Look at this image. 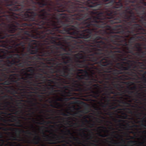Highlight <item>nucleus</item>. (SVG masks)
<instances>
[{
	"instance_id": "f257e3e1",
	"label": "nucleus",
	"mask_w": 146,
	"mask_h": 146,
	"mask_svg": "<svg viewBox=\"0 0 146 146\" xmlns=\"http://www.w3.org/2000/svg\"><path fill=\"white\" fill-rule=\"evenodd\" d=\"M25 68L21 79L2 83L8 85L7 93L14 95L22 103L30 107L27 111L39 110V101L47 102L53 108L62 107L57 102L84 98V101L97 104L116 90L115 86L123 84V68ZM24 106L23 108L26 106Z\"/></svg>"
},
{
	"instance_id": "f03ea898",
	"label": "nucleus",
	"mask_w": 146,
	"mask_h": 146,
	"mask_svg": "<svg viewBox=\"0 0 146 146\" xmlns=\"http://www.w3.org/2000/svg\"><path fill=\"white\" fill-rule=\"evenodd\" d=\"M116 90L113 93L108 97L102 98L98 102L97 104L104 109L105 114L109 116L114 122L119 123L118 125L125 126L121 122L124 123L125 121L113 118V115L117 118L129 120L133 125H130L129 123L130 121H128L126 127L128 129H132L134 127H138L139 125L135 124L139 123V121L137 120L138 119L137 118L135 119L129 115H133V111L135 108L146 110L144 107L138 105L142 104V103L139 98L137 89ZM95 110L96 111V116L104 113L99 106L95 107Z\"/></svg>"
},
{
	"instance_id": "7ed1b4c3",
	"label": "nucleus",
	"mask_w": 146,
	"mask_h": 146,
	"mask_svg": "<svg viewBox=\"0 0 146 146\" xmlns=\"http://www.w3.org/2000/svg\"><path fill=\"white\" fill-rule=\"evenodd\" d=\"M29 65H0V82L5 80H7L10 78V76L12 77L11 80H21V76L23 75L25 71V68ZM0 83V91L1 90ZM3 93V92H0V94ZM11 96L7 94L1 96V99L4 100L2 102H0V111L4 110L6 111L13 108L17 107V105H19L25 104L18 102L14 96V95Z\"/></svg>"
},
{
	"instance_id": "20e7f679",
	"label": "nucleus",
	"mask_w": 146,
	"mask_h": 146,
	"mask_svg": "<svg viewBox=\"0 0 146 146\" xmlns=\"http://www.w3.org/2000/svg\"><path fill=\"white\" fill-rule=\"evenodd\" d=\"M0 121L3 122L5 127L7 126L13 127H19L24 128L21 123V120L20 119L16 120V117L11 114H7L0 111Z\"/></svg>"
},
{
	"instance_id": "39448f33",
	"label": "nucleus",
	"mask_w": 146,
	"mask_h": 146,
	"mask_svg": "<svg viewBox=\"0 0 146 146\" xmlns=\"http://www.w3.org/2000/svg\"><path fill=\"white\" fill-rule=\"evenodd\" d=\"M127 82L133 83L127 85L137 87L139 98L146 103V79H128Z\"/></svg>"
},
{
	"instance_id": "423d86ee",
	"label": "nucleus",
	"mask_w": 146,
	"mask_h": 146,
	"mask_svg": "<svg viewBox=\"0 0 146 146\" xmlns=\"http://www.w3.org/2000/svg\"><path fill=\"white\" fill-rule=\"evenodd\" d=\"M25 106V104H21L19 105L17 104V107L14 108L12 109L9 110H8L2 111L4 113H7V114H11L12 115H20L22 114L24 117H22L21 119H23L24 121L27 120H30L31 118L29 117L27 118L26 117L29 116L32 117L33 115H35V112L34 111H27L26 109L23 110V107Z\"/></svg>"
},
{
	"instance_id": "0eeeda50",
	"label": "nucleus",
	"mask_w": 146,
	"mask_h": 146,
	"mask_svg": "<svg viewBox=\"0 0 146 146\" xmlns=\"http://www.w3.org/2000/svg\"><path fill=\"white\" fill-rule=\"evenodd\" d=\"M50 134L53 136H50L48 135H43L44 137L46 138V141L48 142V144H57L61 142H64L67 144H69L68 142L65 140H63L61 141H60V139H64L66 138V137L64 135H59L52 132L50 133Z\"/></svg>"
},
{
	"instance_id": "6e6552de",
	"label": "nucleus",
	"mask_w": 146,
	"mask_h": 146,
	"mask_svg": "<svg viewBox=\"0 0 146 146\" xmlns=\"http://www.w3.org/2000/svg\"><path fill=\"white\" fill-rule=\"evenodd\" d=\"M30 129L33 130V131L34 133V134L28 130L25 131L23 130H21L20 129L17 128H13L11 127H0V130L5 131H15L16 133H21V131H22L23 133L30 135L32 136H34V135H37L36 131L34 130L35 129V127L33 124L30 125Z\"/></svg>"
},
{
	"instance_id": "1a4fd4ad",
	"label": "nucleus",
	"mask_w": 146,
	"mask_h": 146,
	"mask_svg": "<svg viewBox=\"0 0 146 146\" xmlns=\"http://www.w3.org/2000/svg\"><path fill=\"white\" fill-rule=\"evenodd\" d=\"M33 122L36 124L38 125H48V124H55L58 123H61V121L63 120V118L60 116H55L52 117V120L54 121L48 120V121H45L43 118H42L41 122H35L34 120V118H32Z\"/></svg>"
},
{
	"instance_id": "9d476101",
	"label": "nucleus",
	"mask_w": 146,
	"mask_h": 146,
	"mask_svg": "<svg viewBox=\"0 0 146 146\" xmlns=\"http://www.w3.org/2000/svg\"><path fill=\"white\" fill-rule=\"evenodd\" d=\"M135 116L137 119H141L142 123L141 126L143 129H146V113H144L143 111H141V112L135 111Z\"/></svg>"
},
{
	"instance_id": "9b49d317",
	"label": "nucleus",
	"mask_w": 146,
	"mask_h": 146,
	"mask_svg": "<svg viewBox=\"0 0 146 146\" xmlns=\"http://www.w3.org/2000/svg\"><path fill=\"white\" fill-rule=\"evenodd\" d=\"M83 111H77L73 113H71L68 111H66V112H62L61 115L65 116H68L70 115H72L74 117H76L80 118L82 116V115L80 113H82Z\"/></svg>"
},
{
	"instance_id": "f8f14e48",
	"label": "nucleus",
	"mask_w": 146,
	"mask_h": 146,
	"mask_svg": "<svg viewBox=\"0 0 146 146\" xmlns=\"http://www.w3.org/2000/svg\"><path fill=\"white\" fill-rule=\"evenodd\" d=\"M60 131L62 132V133L64 134L65 135H70L71 136V137H69L70 139H72V140L75 141H78L80 142L79 140V138L77 137H75L72 135V134L70 131V130L68 129H66V131H65L62 129L60 130Z\"/></svg>"
},
{
	"instance_id": "ddd939ff",
	"label": "nucleus",
	"mask_w": 146,
	"mask_h": 146,
	"mask_svg": "<svg viewBox=\"0 0 146 146\" xmlns=\"http://www.w3.org/2000/svg\"><path fill=\"white\" fill-rule=\"evenodd\" d=\"M40 110L41 111L39 112L40 113H42V111H43L48 113L47 114V115L48 116L53 115L56 113V110L55 109H48L46 110Z\"/></svg>"
},
{
	"instance_id": "4468645a",
	"label": "nucleus",
	"mask_w": 146,
	"mask_h": 146,
	"mask_svg": "<svg viewBox=\"0 0 146 146\" xmlns=\"http://www.w3.org/2000/svg\"><path fill=\"white\" fill-rule=\"evenodd\" d=\"M137 141L135 140H130L127 142V144L132 145H143V142H138L137 143Z\"/></svg>"
},
{
	"instance_id": "2eb2a0df",
	"label": "nucleus",
	"mask_w": 146,
	"mask_h": 146,
	"mask_svg": "<svg viewBox=\"0 0 146 146\" xmlns=\"http://www.w3.org/2000/svg\"><path fill=\"white\" fill-rule=\"evenodd\" d=\"M40 138L38 135H35L33 140H32L33 143L35 145H37L39 144Z\"/></svg>"
},
{
	"instance_id": "dca6fc26",
	"label": "nucleus",
	"mask_w": 146,
	"mask_h": 146,
	"mask_svg": "<svg viewBox=\"0 0 146 146\" xmlns=\"http://www.w3.org/2000/svg\"><path fill=\"white\" fill-rule=\"evenodd\" d=\"M67 119H68V120H71V121H69V122L70 123H73V125H75V126L76 127H78V124L77 123H73V121H74V119H76L74 117H72L70 116L69 117L67 118Z\"/></svg>"
},
{
	"instance_id": "f3484780",
	"label": "nucleus",
	"mask_w": 146,
	"mask_h": 146,
	"mask_svg": "<svg viewBox=\"0 0 146 146\" xmlns=\"http://www.w3.org/2000/svg\"><path fill=\"white\" fill-rule=\"evenodd\" d=\"M20 137V134H18V135H16L14 136L12 135L10 136V138L9 139L10 140L17 141L18 140L17 138Z\"/></svg>"
},
{
	"instance_id": "a211bd4d",
	"label": "nucleus",
	"mask_w": 146,
	"mask_h": 146,
	"mask_svg": "<svg viewBox=\"0 0 146 146\" xmlns=\"http://www.w3.org/2000/svg\"><path fill=\"white\" fill-rule=\"evenodd\" d=\"M86 130H87L88 131H90V130L88 129L86 127H85L84 128H81L79 129V131H82V135L84 136H86V134L84 133L86 132Z\"/></svg>"
},
{
	"instance_id": "6ab92c4d",
	"label": "nucleus",
	"mask_w": 146,
	"mask_h": 146,
	"mask_svg": "<svg viewBox=\"0 0 146 146\" xmlns=\"http://www.w3.org/2000/svg\"><path fill=\"white\" fill-rule=\"evenodd\" d=\"M18 115V116L13 115V116L16 117V120H17V119H21L22 117H24V116L22 114H21L20 115Z\"/></svg>"
},
{
	"instance_id": "aec40b11",
	"label": "nucleus",
	"mask_w": 146,
	"mask_h": 146,
	"mask_svg": "<svg viewBox=\"0 0 146 146\" xmlns=\"http://www.w3.org/2000/svg\"><path fill=\"white\" fill-rule=\"evenodd\" d=\"M42 108L44 109H47L48 106V105L46 103H44L42 105Z\"/></svg>"
},
{
	"instance_id": "412c9836",
	"label": "nucleus",
	"mask_w": 146,
	"mask_h": 146,
	"mask_svg": "<svg viewBox=\"0 0 146 146\" xmlns=\"http://www.w3.org/2000/svg\"><path fill=\"white\" fill-rule=\"evenodd\" d=\"M106 129V128L104 126H100L98 127V129H99L100 130V131H102V129Z\"/></svg>"
},
{
	"instance_id": "4be33fe9",
	"label": "nucleus",
	"mask_w": 146,
	"mask_h": 146,
	"mask_svg": "<svg viewBox=\"0 0 146 146\" xmlns=\"http://www.w3.org/2000/svg\"><path fill=\"white\" fill-rule=\"evenodd\" d=\"M139 133H142L144 135V136L146 138V130H143L139 132Z\"/></svg>"
},
{
	"instance_id": "5701e85b",
	"label": "nucleus",
	"mask_w": 146,
	"mask_h": 146,
	"mask_svg": "<svg viewBox=\"0 0 146 146\" xmlns=\"http://www.w3.org/2000/svg\"><path fill=\"white\" fill-rule=\"evenodd\" d=\"M99 136L103 138L108 137V135L106 134H101L100 133L99 134Z\"/></svg>"
},
{
	"instance_id": "b1692460",
	"label": "nucleus",
	"mask_w": 146,
	"mask_h": 146,
	"mask_svg": "<svg viewBox=\"0 0 146 146\" xmlns=\"http://www.w3.org/2000/svg\"><path fill=\"white\" fill-rule=\"evenodd\" d=\"M0 142H1V145H0V146L4 144V141L3 139H0Z\"/></svg>"
},
{
	"instance_id": "393cba45",
	"label": "nucleus",
	"mask_w": 146,
	"mask_h": 146,
	"mask_svg": "<svg viewBox=\"0 0 146 146\" xmlns=\"http://www.w3.org/2000/svg\"><path fill=\"white\" fill-rule=\"evenodd\" d=\"M94 125V123L90 124V125L88 126V127L90 128H92Z\"/></svg>"
},
{
	"instance_id": "a878e982",
	"label": "nucleus",
	"mask_w": 146,
	"mask_h": 146,
	"mask_svg": "<svg viewBox=\"0 0 146 146\" xmlns=\"http://www.w3.org/2000/svg\"><path fill=\"white\" fill-rule=\"evenodd\" d=\"M56 126L58 127H60V128H61L63 126V125L61 124H57L56 125Z\"/></svg>"
},
{
	"instance_id": "bb28decb",
	"label": "nucleus",
	"mask_w": 146,
	"mask_h": 146,
	"mask_svg": "<svg viewBox=\"0 0 146 146\" xmlns=\"http://www.w3.org/2000/svg\"><path fill=\"white\" fill-rule=\"evenodd\" d=\"M108 129H109L111 130H114L113 128L111 127V126L108 127Z\"/></svg>"
},
{
	"instance_id": "cd10ccee",
	"label": "nucleus",
	"mask_w": 146,
	"mask_h": 146,
	"mask_svg": "<svg viewBox=\"0 0 146 146\" xmlns=\"http://www.w3.org/2000/svg\"><path fill=\"white\" fill-rule=\"evenodd\" d=\"M22 140H20V141H22ZM22 140L23 141L25 142V143H29V141H26V140L25 139H23Z\"/></svg>"
},
{
	"instance_id": "c85d7f7f",
	"label": "nucleus",
	"mask_w": 146,
	"mask_h": 146,
	"mask_svg": "<svg viewBox=\"0 0 146 146\" xmlns=\"http://www.w3.org/2000/svg\"><path fill=\"white\" fill-rule=\"evenodd\" d=\"M106 122L110 124H111V125H112V122H111V121H106Z\"/></svg>"
},
{
	"instance_id": "c756f323",
	"label": "nucleus",
	"mask_w": 146,
	"mask_h": 146,
	"mask_svg": "<svg viewBox=\"0 0 146 146\" xmlns=\"http://www.w3.org/2000/svg\"><path fill=\"white\" fill-rule=\"evenodd\" d=\"M90 144L94 146H97V145L93 143H90Z\"/></svg>"
},
{
	"instance_id": "7c9ffc66",
	"label": "nucleus",
	"mask_w": 146,
	"mask_h": 146,
	"mask_svg": "<svg viewBox=\"0 0 146 146\" xmlns=\"http://www.w3.org/2000/svg\"><path fill=\"white\" fill-rule=\"evenodd\" d=\"M93 142L95 143H98V140L96 139H95L92 141Z\"/></svg>"
},
{
	"instance_id": "2f4dec72",
	"label": "nucleus",
	"mask_w": 146,
	"mask_h": 146,
	"mask_svg": "<svg viewBox=\"0 0 146 146\" xmlns=\"http://www.w3.org/2000/svg\"><path fill=\"white\" fill-rule=\"evenodd\" d=\"M117 133V131H112L111 132V134L112 135L113 134H114L115 133Z\"/></svg>"
},
{
	"instance_id": "473e14b6",
	"label": "nucleus",
	"mask_w": 146,
	"mask_h": 146,
	"mask_svg": "<svg viewBox=\"0 0 146 146\" xmlns=\"http://www.w3.org/2000/svg\"><path fill=\"white\" fill-rule=\"evenodd\" d=\"M129 137L131 138V139H134V137L133 136H129Z\"/></svg>"
},
{
	"instance_id": "72a5a7b5",
	"label": "nucleus",
	"mask_w": 146,
	"mask_h": 146,
	"mask_svg": "<svg viewBox=\"0 0 146 146\" xmlns=\"http://www.w3.org/2000/svg\"><path fill=\"white\" fill-rule=\"evenodd\" d=\"M85 125V124H84V123L83 122H82V125H81V127H83V126Z\"/></svg>"
},
{
	"instance_id": "f704fd0d",
	"label": "nucleus",
	"mask_w": 146,
	"mask_h": 146,
	"mask_svg": "<svg viewBox=\"0 0 146 146\" xmlns=\"http://www.w3.org/2000/svg\"><path fill=\"white\" fill-rule=\"evenodd\" d=\"M51 117H48V116H47L46 117V119H51Z\"/></svg>"
},
{
	"instance_id": "c9c22d12",
	"label": "nucleus",
	"mask_w": 146,
	"mask_h": 146,
	"mask_svg": "<svg viewBox=\"0 0 146 146\" xmlns=\"http://www.w3.org/2000/svg\"><path fill=\"white\" fill-rule=\"evenodd\" d=\"M116 135H117V136H118V137H121V135H119L118 134H116Z\"/></svg>"
},
{
	"instance_id": "e433bc0d",
	"label": "nucleus",
	"mask_w": 146,
	"mask_h": 146,
	"mask_svg": "<svg viewBox=\"0 0 146 146\" xmlns=\"http://www.w3.org/2000/svg\"><path fill=\"white\" fill-rule=\"evenodd\" d=\"M119 143H121V142H119V143H115V144H119Z\"/></svg>"
},
{
	"instance_id": "4c0bfd02",
	"label": "nucleus",
	"mask_w": 146,
	"mask_h": 146,
	"mask_svg": "<svg viewBox=\"0 0 146 146\" xmlns=\"http://www.w3.org/2000/svg\"><path fill=\"white\" fill-rule=\"evenodd\" d=\"M121 141H122V142H123L125 143V141L123 139H121Z\"/></svg>"
},
{
	"instance_id": "58836bf2",
	"label": "nucleus",
	"mask_w": 146,
	"mask_h": 146,
	"mask_svg": "<svg viewBox=\"0 0 146 146\" xmlns=\"http://www.w3.org/2000/svg\"><path fill=\"white\" fill-rule=\"evenodd\" d=\"M109 139H112V140L113 141V139L112 138H111V137H109V138H108Z\"/></svg>"
},
{
	"instance_id": "ea45409f",
	"label": "nucleus",
	"mask_w": 146,
	"mask_h": 146,
	"mask_svg": "<svg viewBox=\"0 0 146 146\" xmlns=\"http://www.w3.org/2000/svg\"><path fill=\"white\" fill-rule=\"evenodd\" d=\"M3 124H4V123H0V125H3V126H5V125H3Z\"/></svg>"
},
{
	"instance_id": "a19ab883",
	"label": "nucleus",
	"mask_w": 146,
	"mask_h": 146,
	"mask_svg": "<svg viewBox=\"0 0 146 146\" xmlns=\"http://www.w3.org/2000/svg\"><path fill=\"white\" fill-rule=\"evenodd\" d=\"M130 133H131L132 134H133L134 133V132L133 131H131L130 132Z\"/></svg>"
},
{
	"instance_id": "79ce46f5",
	"label": "nucleus",
	"mask_w": 146,
	"mask_h": 146,
	"mask_svg": "<svg viewBox=\"0 0 146 146\" xmlns=\"http://www.w3.org/2000/svg\"><path fill=\"white\" fill-rule=\"evenodd\" d=\"M50 127H54V126H53V125H50Z\"/></svg>"
},
{
	"instance_id": "37998d69",
	"label": "nucleus",
	"mask_w": 146,
	"mask_h": 146,
	"mask_svg": "<svg viewBox=\"0 0 146 146\" xmlns=\"http://www.w3.org/2000/svg\"><path fill=\"white\" fill-rule=\"evenodd\" d=\"M2 138V135H0V138Z\"/></svg>"
},
{
	"instance_id": "c03bdc74",
	"label": "nucleus",
	"mask_w": 146,
	"mask_h": 146,
	"mask_svg": "<svg viewBox=\"0 0 146 146\" xmlns=\"http://www.w3.org/2000/svg\"><path fill=\"white\" fill-rule=\"evenodd\" d=\"M99 120H100L101 121H103V120H102L99 119Z\"/></svg>"
},
{
	"instance_id": "a18cd8bd",
	"label": "nucleus",
	"mask_w": 146,
	"mask_h": 146,
	"mask_svg": "<svg viewBox=\"0 0 146 146\" xmlns=\"http://www.w3.org/2000/svg\"><path fill=\"white\" fill-rule=\"evenodd\" d=\"M86 122H88L87 120H86Z\"/></svg>"
},
{
	"instance_id": "49530a36",
	"label": "nucleus",
	"mask_w": 146,
	"mask_h": 146,
	"mask_svg": "<svg viewBox=\"0 0 146 146\" xmlns=\"http://www.w3.org/2000/svg\"><path fill=\"white\" fill-rule=\"evenodd\" d=\"M9 144H11V142H9Z\"/></svg>"
},
{
	"instance_id": "de8ad7c7",
	"label": "nucleus",
	"mask_w": 146,
	"mask_h": 146,
	"mask_svg": "<svg viewBox=\"0 0 146 146\" xmlns=\"http://www.w3.org/2000/svg\"><path fill=\"white\" fill-rule=\"evenodd\" d=\"M107 140V139H105V140L106 141Z\"/></svg>"
},
{
	"instance_id": "09e8293b",
	"label": "nucleus",
	"mask_w": 146,
	"mask_h": 146,
	"mask_svg": "<svg viewBox=\"0 0 146 146\" xmlns=\"http://www.w3.org/2000/svg\"><path fill=\"white\" fill-rule=\"evenodd\" d=\"M107 132H109V131L107 130Z\"/></svg>"
},
{
	"instance_id": "8fccbe9b",
	"label": "nucleus",
	"mask_w": 146,
	"mask_h": 146,
	"mask_svg": "<svg viewBox=\"0 0 146 146\" xmlns=\"http://www.w3.org/2000/svg\"><path fill=\"white\" fill-rule=\"evenodd\" d=\"M56 146H60V145H56Z\"/></svg>"
},
{
	"instance_id": "3c124183",
	"label": "nucleus",
	"mask_w": 146,
	"mask_h": 146,
	"mask_svg": "<svg viewBox=\"0 0 146 146\" xmlns=\"http://www.w3.org/2000/svg\"><path fill=\"white\" fill-rule=\"evenodd\" d=\"M114 137H115V138H116V137H115V135H114Z\"/></svg>"
},
{
	"instance_id": "603ef678",
	"label": "nucleus",
	"mask_w": 146,
	"mask_h": 146,
	"mask_svg": "<svg viewBox=\"0 0 146 146\" xmlns=\"http://www.w3.org/2000/svg\"><path fill=\"white\" fill-rule=\"evenodd\" d=\"M36 120H38L36 118Z\"/></svg>"
},
{
	"instance_id": "864d4df0",
	"label": "nucleus",
	"mask_w": 146,
	"mask_h": 146,
	"mask_svg": "<svg viewBox=\"0 0 146 146\" xmlns=\"http://www.w3.org/2000/svg\"><path fill=\"white\" fill-rule=\"evenodd\" d=\"M79 144H81V143L80 142L79 143Z\"/></svg>"
}]
</instances>
